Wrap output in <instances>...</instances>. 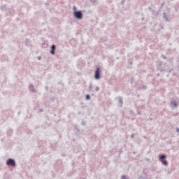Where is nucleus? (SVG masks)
Here are the masks:
<instances>
[{
	"label": "nucleus",
	"mask_w": 179,
	"mask_h": 179,
	"mask_svg": "<svg viewBox=\"0 0 179 179\" xmlns=\"http://www.w3.org/2000/svg\"><path fill=\"white\" fill-rule=\"evenodd\" d=\"M166 159H167V155L164 154H161L159 155V160L161 162V163H162L164 166H169V162H167Z\"/></svg>",
	"instance_id": "f257e3e1"
},
{
	"label": "nucleus",
	"mask_w": 179,
	"mask_h": 179,
	"mask_svg": "<svg viewBox=\"0 0 179 179\" xmlns=\"http://www.w3.org/2000/svg\"><path fill=\"white\" fill-rule=\"evenodd\" d=\"M73 17L78 20H82L83 19V13L81 10L73 12Z\"/></svg>",
	"instance_id": "f03ea898"
},
{
	"label": "nucleus",
	"mask_w": 179,
	"mask_h": 179,
	"mask_svg": "<svg viewBox=\"0 0 179 179\" xmlns=\"http://www.w3.org/2000/svg\"><path fill=\"white\" fill-rule=\"evenodd\" d=\"M7 166H11V167H16V162L15 159L10 158L6 161Z\"/></svg>",
	"instance_id": "7ed1b4c3"
},
{
	"label": "nucleus",
	"mask_w": 179,
	"mask_h": 179,
	"mask_svg": "<svg viewBox=\"0 0 179 179\" xmlns=\"http://www.w3.org/2000/svg\"><path fill=\"white\" fill-rule=\"evenodd\" d=\"M101 72V69H100V67L96 68V69L94 72V79L96 80H99V79H100Z\"/></svg>",
	"instance_id": "20e7f679"
},
{
	"label": "nucleus",
	"mask_w": 179,
	"mask_h": 179,
	"mask_svg": "<svg viewBox=\"0 0 179 179\" xmlns=\"http://www.w3.org/2000/svg\"><path fill=\"white\" fill-rule=\"evenodd\" d=\"M50 48H51V50L50 53L52 55H55V50H57V46L55 45H52Z\"/></svg>",
	"instance_id": "39448f33"
},
{
	"label": "nucleus",
	"mask_w": 179,
	"mask_h": 179,
	"mask_svg": "<svg viewBox=\"0 0 179 179\" xmlns=\"http://www.w3.org/2000/svg\"><path fill=\"white\" fill-rule=\"evenodd\" d=\"M29 90L30 91H31L32 93H36V90L34 89V85H33L32 84L29 85Z\"/></svg>",
	"instance_id": "423d86ee"
},
{
	"label": "nucleus",
	"mask_w": 179,
	"mask_h": 179,
	"mask_svg": "<svg viewBox=\"0 0 179 179\" xmlns=\"http://www.w3.org/2000/svg\"><path fill=\"white\" fill-rule=\"evenodd\" d=\"M171 106H173L174 108H176V107L178 106V105L177 104V102L176 101H171Z\"/></svg>",
	"instance_id": "0eeeda50"
},
{
	"label": "nucleus",
	"mask_w": 179,
	"mask_h": 179,
	"mask_svg": "<svg viewBox=\"0 0 179 179\" xmlns=\"http://www.w3.org/2000/svg\"><path fill=\"white\" fill-rule=\"evenodd\" d=\"M163 17H164L165 22H170V20H169V17H167V15L166 14V13H163Z\"/></svg>",
	"instance_id": "6e6552de"
},
{
	"label": "nucleus",
	"mask_w": 179,
	"mask_h": 179,
	"mask_svg": "<svg viewBox=\"0 0 179 179\" xmlns=\"http://www.w3.org/2000/svg\"><path fill=\"white\" fill-rule=\"evenodd\" d=\"M1 9L2 10H6V5L2 6L1 7Z\"/></svg>",
	"instance_id": "1a4fd4ad"
},
{
	"label": "nucleus",
	"mask_w": 179,
	"mask_h": 179,
	"mask_svg": "<svg viewBox=\"0 0 179 179\" xmlns=\"http://www.w3.org/2000/svg\"><path fill=\"white\" fill-rule=\"evenodd\" d=\"M118 100H119L120 104H122V98L121 96H120V97L118 98Z\"/></svg>",
	"instance_id": "9d476101"
},
{
	"label": "nucleus",
	"mask_w": 179,
	"mask_h": 179,
	"mask_svg": "<svg viewBox=\"0 0 179 179\" xmlns=\"http://www.w3.org/2000/svg\"><path fill=\"white\" fill-rule=\"evenodd\" d=\"M86 100H90V94H87L85 96Z\"/></svg>",
	"instance_id": "9b49d317"
},
{
	"label": "nucleus",
	"mask_w": 179,
	"mask_h": 179,
	"mask_svg": "<svg viewBox=\"0 0 179 179\" xmlns=\"http://www.w3.org/2000/svg\"><path fill=\"white\" fill-rule=\"evenodd\" d=\"M73 12H78L79 11V10H76V7L75 6L73 7Z\"/></svg>",
	"instance_id": "f8f14e48"
},
{
	"label": "nucleus",
	"mask_w": 179,
	"mask_h": 179,
	"mask_svg": "<svg viewBox=\"0 0 179 179\" xmlns=\"http://www.w3.org/2000/svg\"><path fill=\"white\" fill-rule=\"evenodd\" d=\"M124 3H125V0H122V1L120 2V4H121V5H124Z\"/></svg>",
	"instance_id": "ddd939ff"
},
{
	"label": "nucleus",
	"mask_w": 179,
	"mask_h": 179,
	"mask_svg": "<svg viewBox=\"0 0 179 179\" xmlns=\"http://www.w3.org/2000/svg\"><path fill=\"white\" fill-rule=\"evenodd\" d=\"M96 92H99L100 90V87H96V89H95Z\"/></svg>",
	"instance_id": "4468645a"
},
{
	"label": "nucleus",
	"mask_w": 179,
	"mask_h": 179,
	"mask_svg": "<svg viewBox=\"0 0 179 179\" xmlns=\"http://www.w3.org/2000/svg\"><path fill=\"white\" fill-rule=\"evenodd\" d=\"M134 138H135V134H131V139H134Z\"/></svg>",
	"instance_id": "2eb2a0df"
},
{
	"label": "nucleus",
	"mask_w": 179,
	"mask_h": 179,
	"mask_svg": "<svg viewBox=\"0 0 179 179\" xmlns=\"http://www.w3.org/2000/svg\"><path fill=\"white\" fill-rule=\"evenodd\" d=\"M162 58H164V59H167V57L166 56H164V55H162Z\"/></svg>",
	"instance_id": "dca6fc26"
},
{
	"label": "nucleus",
	"mask_w": 179,
	"mask_h": 179,
	"mask_svg": "<svg viewBox=\"0 0 179 179\" xmlns=\"http://www.w3.org/2000/svg\"><path fill=\"white\" fill-rule=\"evenodd\" d=\"M92 88H93V85H90L89 87L90 90H92Z\"/></svg>",
	"instance_id": "f3484780"
},
{
	"label": "nucleus",
	"mask_w": 179,
	"mask_h": 179,
	"mask_svg": "<svg viewBox=\"0 0 179 179\" xmlns=\"http://www.w3.org/2000/svg\"><path fill=\"white\" fill-rule=\"evenodd\" d=\"M92 3H94L96 2V0H90Z\"/></svg>",
	"instance_id": "a211bd4d"
},
{
	"label": "nucleus",
	"mask_w": 179,
	"mask_h": 179,
	"mask_svg": "<svg viewBox=\"0 0 179 179\" xmlns=\"http://www.w3.org/2000/svg\"><path fill=\"white\" fill-rule=\"evenodd\" d=\"M82 125H84V126L86 125V122L83 121V122H82Z\"/></svg>",
	"instance_id": "6ab92c4d"
},
{
	"label": "nucleus",
	"mask_w": 179,
	"mask_h": 179,
	"mask_svg": "<svg viewBox=\"0 0 179 179\" xmlns=\"http://www.w3.org/2000/svg\"><path fill=\"white\" fill-rule=\"evenodd\" d=\"M122 179H127V176H122Z\"/></svg>",
	"instance_id": "aec40b11"
},
{
	"label": "nucleus",
	"mask_w": 179,
	"mask_h": 179,
	"mask_svg": "<svg viewBox=\"0 0 179 179\" xmlns=\"http://www.w3.org/2000/svg\"><path fill=\"white\" fill-rule=\"evenodd\" d=\"M148 9H149V10H150L151 12L153 10V9L152 8V7H149Z\"/></svg>",
	"instance_id": "412c9836"
},
{
	"label": "nucleus",
	"mask_w": 179,
	"mask_h": 179,
	"mask_svg": "<svg viewBox=\"0 0 179 179\" xmlns=\"http://www.w3.org/2000/svg\"><path fill=\"white\" fill-rule=\"evenodd\" d=\"M131 84L134 83V78H131Z\"/></svg>",
	"instance_id": "4be33fe9"
},
{
	"label": "nucleus",
	"mask_w": 179,
	"mask_h": 179,
	"mask_svg": "<svg viewBox=\"0 0 179 179\" xmlns=\"http://www.w3.org/2000/svg\"><path fill=\"white\" fill-rule=\"evenodd\" d=\"M54 100H55V97H52V98H51V101H54Z\"/></svg>",
	"instance_id": "5701e85b"
},
{
	"label": "nucleus",
	"mask_w": 179,
	"mask_h": 179,
	"mask_svg": "<svg viewBox=\"0 0 179 179\" xmlns=\"http://www.w3.org/2000/svg\"><path fill=\"white\" fill-rule=\"evenodd\" d=\"M169 62H172L173 58L169 59Z\"/></svg>",
	"instance_id": "b1692460"
},
{
	"label": "nucleus",
	"mask_w": 179,
	"mask_h": 179,
	"mask_svg": "<svg viewBox=\"0 0 179 179\" xmlns=\"http://www.w3.org/2000/svg\"><path fill=\"white\" fill-rule=\"evenodd\" d=\"M43 109H40L39 110V113H43Z\"/></svg>",
	"instance_id": "393cba45"
},
{
	"label": "nucleus",
	"mask_w": 179,
	"mask_h": 179,
	"mask_svg": "<svg viewBox=\"0 0 179 179\" xmlns=\"http://www.w3.org/2000/svg\"><path fill=\"white\" fill-rule=\"evenodd\" d=\"M143 89L146 90V89H148V87L143 86Z\"/></svg>",
	"instance_id": "a878e982"
},
{
	"label": "nucleus",
	"mask_w": 179,
	"mask_h": 179,
	"mask_svg": "<svg viewBox=\"0 0 179 179\" xmlns=\"http://www.w3.org/2000/svg\"><path fill=\"white\" fill-rule=\"evenodd\" d=\"M176 132H179V128L176 129Z\"/></svg>",
	"instance_id": "bb28decb"
},
{
	"label": "nucleus",
	"mask_w": 179,
	"mask_h": 179,
	"mask_svg": "<svg viewBox=\"0 0 179 179\" xmlns=\"http://www.w3.org/2000/svg\"><path fill=\"white\" fill-rule=\"evenodd\" d=\"M38 59L39 60H40V59H41V57H38Z\"/></svg>",
	"instance_id": "cd10ccee"
},
{
	"label": "nucleus",
	"mask_w": 179,
	"mask_h": 179,
	"mask_svg": "<svg viewBox=\"0 0 179 179\" xmlns=\"http://www.w3.org/2000/svg\"><path fill=\"white\" fill-rule=\"evenodd\" d=\"M137 114H138V115H141V113L140 112H138V113Z\"/></svg>",
	"instance_id": "c85d7f7f"
},
{
	"label": "nucleus",
	"mask_w": 179,
	"mask_h": 179,
	"mask_svg": "<svg viewBox=\"0 0 179 179\" xmlns=\"http://www.w3.org/2000/svg\"><path fill=\"white\" fill-rule=\"evenodd\" d=\"M169 73H171V70H169Z\"/></svg>",
	"instance_id": "c756f323"
},
{
	"label": "nucleus",
	"mask_w": 179,
	"mask_h": 179,
	"mask_svg": "<svg viewBox=\"0 0 179 179\" xmlns=\"http://www.w3.org/2000/svg\"><path fill=\"white\" fill-rule=\"evenodd\" d=\"M164 5V3H162V6H163Z\"/></svg>",
	"instance_id": "7c9ffc66"
},
{
	"label": "nucleus",
	"mask_w": 179,
	"mask_h": 179,
	"mask_svg": "<svg viewBox=\"0 0 179 179\" xmlns=\"http://www.w3.org/2000/svg\"><path fill=\"white\" fill-rule=\"evenodd\" d=\"M161 72H164V70H161Z\"/></svg>",
	"instance_id": "2f4dec72"
},
{
	"label": "nucleus",
	"mask_w": 179,
	"mask_h": 179,
	"mask_svg": "<svg viewBox=\"0 0 179 179\" xmlns=\"http://www.w3.org/2000/svg\"><path fill=\"white\" fill-rule=\"evenodd\" d=\"M46 90L48 89V87H45Z\"/></svg>",
	"instance_id": "473e14b6"
},
{
	"label": "nucleus",
	"mask_w": 179,
	"mask_h": 179,
	"mask_svg": "<svg viewBox=\"0 0 179 179\" xmlns=\"http://www.w3.org/2000/svg\"><path fill=\"white\" fill-rule=\"evenodd\" d=\"M78 114L80 115V112H78Z\"/></svg>",
	"instance_id": "72a5a7b5"
},
{
	"label": "nucleus",
	"mask_w": 179,
	"mask_h": 179,
	"mask_svg": "<svg viewBox=\"0 0 179 179\" xmlns=\"http://www.w3.org/2000/svg\"><path fill=\"white\" fill-rule=\"evenodd\" d=\"M171 1H173V0H171Z\"/></svg>",
	"instance_id": "f704fd0d"
}]
</instances>
